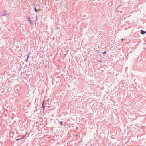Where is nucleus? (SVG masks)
Here are the masks:
<instances>
[{"label":"nucleus","mask_w":146,"mask_h":146,"mask_svg":"<svg viewBox=\"0 0 146 146\" xmlns=\"http://www.w3.org/2000/svg\"><path fill=\"white\" fill-rule=\"evenodd\" d=\"M42 107L43 108H44V107H45L44 105H42Z\"/></svg>","instance_id":"nucleus-7"},{"label":"nucleus","mask_w":146,"mask_h":146,"mask_svg":"<svg viewBox=\"0 0 146 146\" xmlns=\"http://www.w3.org/2000/svg\"><path fill=\"white\" fill-rule=\"evenodd\" d=\"M106 51H104V52L102 53V54H106Z\"/></svg>","instance_id":"nucleus-8"},{"label":"nucleus","mask_w":146,"mask_h":146,"mask_svg":"<svg viewBox=\"0 0 146 146\" xmlns=\"http://www.w3.org/2000/svg\"><path fill=\"white\" fill-rule=\"evenodd\" d=\"M30 57V56H29V55H28L27 56V58L28 59Z\"/></svg>","instance_id":"nucleus-10"},{"label":"nucleus","mask_w":146,"mask_h":146,"mask_svg":"<svg viewBox=\"0 0 146 146\" xmlns=\"http://www.w3.org/2000/svg\"><path fill=\"white\" fill-rule=\"evenodd\" d=\"M141 33L143 35L146 33V31H144L143 30H141L140 31Z\"/></svg>","instance_id":"nucleus-2"},{"label":"nucleus","mask_w":146,"mask_h":146,"mask_svg":"<svg viewBox=\"0 0 146 146\" xmlns=\"http://www.w3.org/2000/svg\"><path fill=\"white\" fill-rule=\"evenodd\" d=\"M28 20H29V21H31V20H30V18H28Z\"/></svg>","instance_id":"nucleus-9"},{"label":"nucleus","mask_w":146,"mask_h":146,"mask_svg":"<svg viewBox=\"0 0 146 146\" xmlns=\"http://www.w3.org/2000/svg\"><path fill=\"white\" fill-rule=\"evenodd\" d=\"M45 100H44L42 102V105H44V104H45Z\"/></svg>","instance_id":"nucleus-6"},{"label":"nucleus","mask_w":146,"mask_h":146,"mask_svg":"<svg viewBox=\"0 0 146 146\" xmlns=\"http://www.w3.org/2000/svg\"><path fill=\"white\" fill-rule=\"evenodd\" d=\"M124 40V39H121V40H122V41H123V40Z\"/></svg>","instance_id":"nucleus-11"},{"label":"nucleus","mask_w":146,"mask_h":146,"mask_svg":"<svg viewBox=\"0 0 146 146\" xmlns=\"http://www.w3.org/2000/svg\"><path fill=\"white\" fill-rule=\"evenodd\" d=\"M8 14L7 13H5L3 15H1V16H8Z\"/></svg>","instance_id":"nucleus-3"},{"label":"nucleus","mask_w":146,"mask_h":146,"mask_svg":"<svg viewBox=\"0 0 146 146\" xmlns=\"http://www.w3.org/2000/svg\"><path fill=\"white\" fill-rule=\"evenodd\" d=\"M28 59L27 58V59L26 60V61L27 62L28 61Z\"/></svg>","instance_id":"nucleus-12"},{"label":"nucleus","mask_w":146,"mask_h":146,"mask_svg":"<svg viewBox=\"0 0 146 146\" xmlns=\"http://www.w3.org/2000/svg\"><path fill=\"white\" fill-rule=\"evenodd\" d=\"M25 135L24 136H23V137H21V138H19V139H16V141H18L19 140H21L22 141H23V138L24 137H25Z\"/></svg>","instance_id":"nucleus-1"},{"label":"nucleus","mask_w":146,"mask_h":146,"mask_svg":"<svg viewBox=\"0 0 146 146\" xmlns=\"http://www.w3.org/2000/svg\"><path fill=\"white\" fill-rule=\"evenodd\" d=\"M34 10L36 12H37L38 11L37 10V9L35 7L34 9Z\"/></svg>","instance_id":"nucleus-4"},{"label":"nucleus","mask_w":146,"mask_h":146,"mask_svg":"<svg viewBox=\"0 0 146 146\" xmlns=\"http://www.w3.org/2000/svg\"><path fill=\"white\" fill-rule=\"evenodd\" d=\"M63 122L62 121H61L60 122V125H63Z\"/></svg>","instance_id":"nucleus-5"},{"label":"nucleus","mask_w":146,"mask_h":146,"mask_svg":"<svg viewBox=\"0 0 146 146\" xmlns=\"http://www.w3.org/2000/svg\"><path fill=\"white\" fill-rule=\"evenodd\" d=\"M43 110H45V108H43Z\"/></svg>","instance_id":"nucleus-14"},{"label":"nucleus","mask_w":146,"mask_h":146,"mask_svg":"<svg viewBox=\"0 0 146 146\" xmlns=\"http://www.w3.org/2000/svg\"><path fill=\"white\" fill-rule=\"evenodd\" d=\"M30 23L31 24H32V22H31V21H30Z\"/></svg>","instance_id":"nucleus-13"}]
</instances>
